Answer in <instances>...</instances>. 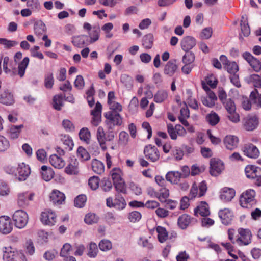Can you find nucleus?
Returning <instances> with one entry per match:
<instances>
[{
  "mask_svg": "<svg viewBox=\"0 0 261 261\" xmlns=\"http://www.w3.org/2000/svg\"><path fill=\"white\" fill-rule=\"evenodd\" d=\"M106 122L109 128H113L115 126H120L122 123V118L119 113L108 112L105 114Z\"/></svg>",
  "mask_w": 261,
  "mask_h": 261,
  "instance_id": "nucleus-3",
  "label": "nucleus"
},
{
  "mask_svg": "<svg viewBox=\"0 0 261 261\" xmlns=\"http://www.w3.org/2000/svg\"><path fill=\"white\" fill-rule=\"evenodd\" d=\"M24 248L27 253L29 255H32L35 253V246L33 241L29 239L26 241L24 244Z\"/></svg>",
  "mask_w": 261,
  "mask_h": 261,
  "instance_id": "nucleus-60",
  "label": "nucleus"
},
{
  "mask_svg": "<svg viewBox=\"0 0 261 261\" xmlns=\"http://www.w3.org/2000/svg\"><path fill=\"white\" fill-rule=\"evenodd\" d=\"M144 153L145 157L152 162L157 161L160 158V153L158 149L155 146H152L151 145L145 147Z\"/></svg>",
  "mask_w": 261,
  "mask_h": 261,
  "instance_id": "nucleus-8",
  "label": "nucleus"
},
{
  "mask_svg": "<svg viewBox=\"0 0 261 261\" xmlns=\"http://www.w3.org/2000/svg\"><path fill=\"white\" fill-rule=\"evenodd\" d=\"M65 172L69 175H77L79 173V162L76 159H72L65 169Z\"/></svg>",
  "mask_w": 261,
  "mask_h": 261,
  "instance_id": "nucleus-25",
  "label": "nucleus"
},
{
  "mask_svg": "<svg viewBox=\"0 0 261 261\" xmlns=\"http://www.w3.org/2000/svg\"><path fill=\"white\" fill-rule=\"evenodd\" d=\"M236 192L232 188L225 187L221 191L220 197L225 202L231 201L235 196Z\"/></svg>",
  "mask_w": 261,
  "mask_h": 261,
  "instance_id": "nucleus-20",
  "label": "nucleus"
},
{
  "mask_svg": "<svg viewBox=\"0 0 261 261\" xmlns=\"http://www.w3.org/2000/svg\"><path fill=\"white\" fill-rule=\"evenodd\" d=\"M242 151L247 156L256 159L259 155V151L258 148L252 144H245L242 148Z\"/></svg>",
  "mask_w": 261,
  "mask_h": 261,
  "instance_id": "nucleus-10",
  "label": "nucleus"
},
{
  "mask_svg": "<svg viewBox=\"0 0 261 261\" xmlns=\"http://www.w3.org/2000/svg\"><path fill=\"white\" fill-rule=\"evenodd\" d=\"M255 192L253 189H248L244 192L240 197V205L244 208H250L256 203Z\"/></svg>",
  "mask_w": 261,
  "mask_h": 261,
  "instance_id": "nucleus-1",
  "label": "nucleus"
},
{
  "mask_svg": "<svg viewBox=\"0 0 261 261\" xmlns=\"http://www.w3.org/2000/svg\"><path fill=\"white\" fill-rule=\"evenodd\" d=\"M218 215L223 224L228 225L231 223L232 220L233 214L230 210L227 208L220 210Z\"/></svg>",
  "mask_w": 261,
  "mask_h": 261,
  "instance_id": "nucleus-12",
  "label": "nucleus"
},
{
  "mask_svg": "<svg viewBox=\"0 0 261 261\" xmlns=\"http://www.w3.org/2000/svg\"><path fill=\"white\" fill-rule=\"evenodd\" d=\"M178 66L176 63L175 60H170L168 61L164 66V74L172 77L177 71Z\"/></svg>",
  "mask_w": 261,
  "mask_h": 261,
  "instance_id": "nucleus-18",
  "label": "nucleus"
},
{
  "mask_svg": "<svg viewBox=\"0 0 261 261\" xmlns=\"http://www.w3.org/2000/svg\"><path fill=\"white\" fill-rule=\"evenodd\" d=\"M206 119L210 125L215 126L219 122L220 117L216 113L212 112L206 116Z\"/></svg>",
  "mask_w": 261,
  "mask_h": 261,
  "instance_id": "nucleus-41",
  "label": "nucleus"
},
{
  "mask_svg": "<svg viewBox=\"0 0 261 261\" xmlns=\"http://www.w3.org/2000/svg\"><path fill=\"white\" fill-rule=\"evenodd\" d=\"M126 203L123 197L116 195L114 200V207L118 210H122L125 207Z\"/></svg>",
  "mask_w": 261,
  "mask_h": 261,
  "instance_id": "nucleus-45",
  "label": "nucleus"
},
{
  "mask_svg": "<svg viewBox=\"0 0 261 261\" xmlns=\"http://www.w3.org/2000/svg\"><path fill=\"white\" fill-rule=\"evenodd\" d=\"M85 37L84 35L73 37L72 42L75 46L81 48L85 44Z\"/></svg>",
  "mask_w": 261,
  "mask_h": 261,
  "instance_id": "nucleus-57",
  "label": "nucleus"
},
{
  "mask_svg": "<svg viewBox=\"0 0 261 261\" xmlns=\"http://www.w3.org/2000/svg\"><path fill=\"white\" fill-rule=\"evenodd\" d=\"M243 58L250 64L254 71L258 72L261 75V62L259 60L252 56L249 53L243 54Z\"/></svg>",
  "mask_w": 261,
  "mask_h": 261,
  "instance_id": "nucleus-7",
  "label": "nucleus"
},
{
  "mask_svg": "<svg viewBox=\"0 0 261 261\" xmlns=\"http://www.w3.org/2000/svg\"><path fill=\"white\" fill-rule=\"evenodd\" d=\"M168 92L165 90H159L154 96V100L157 103H161L168 98Z\"/></svg>",
  "mask_w": 261,
  "mask_h": 261,
  "instance_id": "nucleus-40",
  "label": "nucleus"
},
{
  "mask_svg": "<svg viewBox=\"0 0 261 261\" xmlns=\"http://www.w3.org/2000/svg\"><path fill=\"white\" fill-rule=\"evenodd\" d=\"M40 173L42 179L46 181L50 180L53 178L54 174L53 169L50 167H48L45 165H43L41 167Z\"/></svg>",
  "mask_w": 261,
  "mask_h": 261,
  "instance_id": "nucleus-29",
  "label": "nucleus"
},
{
  "mask_svg": "<svg viewBox=\"0 0 261 261\" xmlns=\"http://www.w3.org/2000/svg\"><path fill=\"white\" fill-rule=\"evenodd\" d=\"M197 222V220L191 218L187 214H183L178 219V225L179 227L182 229H186L188 226L194 224Z\"/></svg>",
  "mask_w": 261,
  "mask_h": 261,
  "instance_id": "nucleus-13",
  "label": "nucleus"
},
{
  "mask_svg": "<svg viewBox=\"0 0 261 261\" xmlns=\"http://www.w3.org/2000/svg\"><path fill=\"white\" fill-rule=\"evenodd\" d=\"M87 198L85 195H80L74 199V205L77 207H82L84 206Z\"/></svg>",
  "mask_w": 261,
  "mask_h": 261,
  "instance_id": "nucleus-59",
  "label": "nucleus"
},
{
  "mask_svg": "<svg viewBox=\"0 0 261 261\" xmlns=\"http://www.w3.org/2000/svg\"><path fill=\"white\" fill-rule=\"evenodd\" d=\"M250 99L252 106L254 107L256 109L261 108V94L258 93L257 90L254 89L251 92Z\"/></svg>",
  "mask_w": 261,
  "mask_h": 261,
  "instance_id": "nucleus-26",
  "label": "nucleus"
},
{
  "mask_svg": "<svg viewBox=\"0 0 261 261\" xmlns=\"http://www.w3.org/2000/svg\"><path fill=\"white\" fill-rule=\"evenodd\" d=\"M96 136H97V139L101 147L103 149H106V145H105V143H106L107 139H106V134L105 133L104 129L102 127L99 126L98 127L97 130Z\"/></svg>",
  "mask_w": 261,
  "mask_h": 261,
  "instance_id": "nucleus-31",
  "label": "nucleus"
},
{
  "mask_svg": "<svg viewBox=\"0 0 261 261\" xmlns=\"http://www.w3.org/2000/svg\"><path fill=\"white\" fill-rule=\"evenodd\" d=\"M181 178V173L178 171H169L166 175V179L171 184H177Z\"/></svg>",
  "mask_w": 261,
  "mask_h": 261,
  "instance_id": "nucleus-30",
  "label": "nucleus"
},
{
  "mask_svg": "<svg viewBox=\"0 0 261 261\" xmlns=\"http://www.w3.org/2000/svg\"><path fill=\"white\" fill-rule=\"evenodd\" d=\"M196 44V39L194 37L190 36L184 37L180 42L181 48L187 52L193 48Z\"/></svg>",
  "mask_w": 261,
  "mask_h": 261,
  "instance_id": "nucleus-15",
  "label": "nucleus"
},
{
  "mask_svg": "<svg viewBox=\"0 0 261 261\" xmlns=\"http://www.w3.org/2000/svg\"><path fill=\"white\" fill-rule=\"evenodd\" d=\"M53 105L57 110H60L63 106V95L58 94L55 95L53 98Z\"/></svg>",
  "mask_w": 261,
  "mask_h": 261,
  "instance_id": "nucleus-47",
  "label": "nucleus"
},
{
  "mask_svg": "<svg viewBox=\"0 0 261 261\" xmlns=\"http://www.w3.org/2000/svg\"><path fill=\"white\" fill-rule=\"evenodd\" d=\"M102 105L99 102H97L94 109L91 111L93 116L92 123L94 126L98 125L101 120Z\"/></svg>",
  "mask_w": 261,
  "mask_h": 261,
  "instance_id": "nucleus-16",
  "label": "nucleus"
},
{
  "mask_svg": "<svg viewBox=\"0 0 261 261\" xmlns=\"http://www.w3.org/2000/svg\"><path fill=\"white\" fill-rule=\"evenodd\" d=\"M13 228V223L11 219L5 215L0 216V233L8 234L11 232Z\"/></svg>",
  "mask_w": 261,
  "mask_h": 261,
  "instance_id": "nucleus-4",
  "label": "nucleus"
},
{
  "mask_svg": "<svg viewBox=\"0 0 261 261\" xmlns=\"http://www.w3.org/2000/svg\"><path fill=\"white\" fill-rule=\"evenodd\" d=\"M122 172L119 168H114L111 171V175L113 180V183L123 180L122 178Z\"/></svg>",
  "mask_w": 261,
  "mask_h": 261,
  "instance_id": "nucleus-43",
  "label": "nucleus"
},
{
  "mask_svg": "<svg viewBox=\"0 0 261 261\" xmlns=\"http://www.w3.org/2000/svg\"><path fill=\"white\" fill-rule=\"evenodd\" d=\"M224 169V165L221 160L215 158L211 160L210 173L212 176H218Z\"/></svg>",
  "mask_w": 261,
  "mask_h": 261,
  "instance_id": "nucleus-6",
  "label": "nucleus"
},
{
  "mask_svg": "<svg viewBox=\"0 0 261 261\" xmlns=\"http://www.w3.org/2000/svg\"><path fill=\"white\" fill-rule=\"evenodd\" d=\"M100 31L99 28L96 27H93L92 30L89 31L88 34L90 37V43H93L99 39Z\"/></svg>",
  "mask_w": 261,
  "mask_h": 261,
  "instance_id": "nucleus-36",
  "label": "nucleus"
},
{
  "mask_svg": "<svg viewBox=\"0 0 261 261\" xmlns=\"http://www.w3.org/2000/svg\"><path fill=\"white\" fill-rule=\"evenodd\" d=\"M138 244L148 249H152L153 248L152 244L149 241L147 238L144 237L139 238L138 241Z\"/></svg>",
  "mask_w": 261,
  "mask_h": 261,
  "instance_id": "nucleus-50",
  "label": "nucleus"
},
{
  "mask_svg": "<svg viewBox=\"0 0 261 261\" xmlns=\"http://www.w3.org/2000/svg\"><path fill=\"white\" fill-rule=\"evenodd\" d=\"M91 165L93 171L96 174H101L105 171L103 164L99 160L96 159L93 160Z\"/></svg>",
  "mask_w": 261,
  "mask_h": 261,
  "instance_id": "nucleus-32",
  "label": "nucleus"
},
{
  "mask_svg": "<svg viewBox=\"0 0 261 261\" xmlns=\"http://www.w3.org/2000/svg\"><path fill=\"white\" fill-rule=\"evenodd\" d=\"M54 84V79L52 73H48L45 75L44 86L47 89H51Z\"/></svg>",
  "mask_w": 261,
  "mask_h": 261,
  "instance_id": "nucleus-54",
  "label": "nucleus"
},
{
  "mask_svg": "<svg viewBox=\"0 0 261 261\" xmlns=\"http://www.w3.org/2000/svg\"><path fill=\"white\" fill-rule=\"evenodd\" d=\"M99 178L97 176H93L89 178L88 185L92 190H96L99 187Z\"/></svg>",
  "mask_w": 261,
  "mask_h": 261,
  "instance_id": "nucleus-61",
  "label": "nucleus"
},
{
  "mask_svg": "<svg viewBox=\"0 0 261 261\" xmlns=\"http://www.w3.org/2000/svg\"><path fill=\"white\" fill-rule=\"evenodd\" d=\"M121 81L125 84V87L130 89L133 86V81L132 78L126 74H123L121 76Z\"/></svg>",
  "mask_w": 261,
  "mask_h": 261,
  "instance_id": "nucleus-62",
  "label": "nucleus"
},
{
  "mask_svg": "<svg viewBox=\"0 0 261 261\" xmlns=\"http://www.w3.org/2000/svg\"><path fill=\"white\" fill-rule=\"evenodd\" d=\"M77 157L81 158L83 161L88 160L90 156L87 151L82 146H79L76 151Z\"/></svg>",
  "mask_w": 261,
  "mask_h": 261,
  "instance_id": "nucleus-48",
  "label": "nucleus"
},
{
  "mask_svg": "<svg viewBox=\"0 0 261 261\" xmlns=\"http://www.w3.org/2000/svg\"><path fill=\"white\" fill-rule=\"evenodd\" d=\"M49 161L51 165L56 168L61 169L65 165L64 160L60 156L56 154L50 156Z\"/></svg>",
  "mask_w": 261,
  "mask_h": 261,
  "instance_id": "nucleus-27",
  "label": "nucleus"
},
{
  "mask_svg": "<svg viewBox=\"0 0 261 261\" xmlns=\"http://www.w3.org/2000/svg\"><path fill=\"white\" fill-rule=\"evenodd\" d=\"M99 218L94 213H88L85 216L84 221L88 224L96 223L98 221Z\"/></svg>",
  "mask_w": 261,
  "mask_h": 261,
  "instance_id": "nucleus-56",
  "label": "nucleus"
},
{
  "mask_svg": "<svg viewBox=\"0 0 261 261\" xmlns=\"http://www.w3.org/2000/svg\"><path fill=\"white\" fill-rule=\"evenodd\" d=\"M34 33L36 35L40 37L46 31V28L45 24L41 21L36 22L34 27Z\"/></svg>",
  "mask_w": 261,
  "mask_h": 261,
  "instance_id": "nucleus-35",
  "label": "nucleus"
},
{
  "mask_svg": "<svg viewBox=\"0 0 261 261\" xmlns=\"http://www.w3.org/2000/svg\"><path fill=\"white\" fill-rule=\"evenodd\" d=\"M226 117L229 120L234 124L238 123L240 121V116L236 110L227 112Z\"/></svg>",
  "mask_w": 261,
  "mask_h": 261,
  "instance_id": "nucleus-51",
  "label": "nucleus"
},
{
  "mask_svg": "<svg viewBox=\"0 0 261 261\" xmlns=\"http://www.w3.org/2000/svg\"><path fill=\"white\" fill-rule=\"evenodd\" d=\"M59 138L60 141L64 145L65 150L68 151L72 150L74 143L71 137L68 135L61 134L60 135Z\"/></svg>",
  "mask_w": 261,
  "mask_h": 261,
  "instance_id": "nucleus-28",
  "label": "nucleus"
},
{
  "mask_svg": "<svg viewBox=\"0 0 261 261\" xmlns=\"http://www.w3.org/2000/svg\"><path fill=\"white\" fill-rule=\"evenodd\" d=\"M6 134L11 139L16 138V125L12 124H8L6 127Z\"/></svg>",
  "mask_w": 261,
  "mask_h": 261,
  "instance_id": "nucleus-46",
  "label": "nucleus"
},
{
  "mask_svg": "<svg viewBox=\"0 0 261 261\" xmlns=\"http://www.w3.org/2000/svg\"><path fill=\"white\" fill-rule=\"evenodd\" d=\"M205 166L204 165H199L198 164H194L191 167V174L192 176H195L199 174L204 171Z\"/></svg>",
  "mask_w": 261,
  "mask_h": 261,
  "instance_id": "nucleus-53",
  "label": "nucleus"
},
{
  "mask_svg": "<svg viewBox=\"0 0 261 261\" xmlns=\"http://www.w3.org/2000/svg\"><path fill=\"white\" fill-rule=\"evenodd\" d=\"M246 79L248 83L252 84L254 87L261 88V78L259 75L252 74Z\"/></svg>",
  "mask_w": 261,
  "mask_h": 261,
  "instance_id": "nucleus-37",
  "label": "nucleus"
},
{
  "mask_svg": "<svg viewBox=\"0 0 261 261\" xmlns=\"http://www.w3.org/2000/svg\"><path fill=\"white\" fill-rule=\"evenodd\" d=\"M65 194L57 190H54L50 194V200L57 205L62 204L65 200Z\"/></svg>",
  "mask_w": 261,
  "mask_h": 261,
  "instance_id": "nucleus-19",
  "label": "nucleus"
},
{
  "mask_svg": "<svg viewBox=\"0 0 261 261\" xmlns=\"http://www.w3.org/2000/svg\"><path fill=\"white\" fill-rule=\"evenodd\" d=\"M222 105L227 112L236 110L234 102L231 98H228V99L223 102Z\"/></svg>",
  "mask_w": 261,
  "mask_h": 261,
  "instance_id": "nucleus-55",
  "label": "nucleus"
},
{
  "mask_svg": "<svg viewBox=\"0 0 261 261\" xmlns=\"http://www.w3.org/2000/svg\"><path fill=\"white\" fill-rule=\"evenodd\" d=\"M15 100L13 94L8 90H5L0 96V102L6 105H11L14 103Z\"/></svg>",
  "mask_w": 261,
  "mask_h": 261,
  "instance_id": "nucleus-21",
  "label": "nucleus"
},
{
  "mask_svg": "<svg viewBox=\"0 0 261 261\" xmlns=\"http://www.w3.org/2000/svg\"><path fill=\"white\" fill-rule=\"evenodd\" d=\"M225 67L228 72L233 74H234L239 70L238 66L234 62H229Z\"/></svg>",
  "mask_w": 261,
  "mask_h": 261,
  "instance_id": "nucleus-63",
  "label": "nucleus"
},
{
  "mask_svg": "<svg viewBox=\"0 0 261 261\" xmlns=\"http://www.w3.org/2000/svg\"><path fill=\"white\" fill-rule=\"evenodd\" d=\"M5 261H16V249L15 247L9 246L5 247L3 254Z\"/></svg>",
  "mask_w": 261,
  "mask_h": 261,
  "instance_id": "nucleus-23",
  "label": "nucleus"
},
{
  "mask_svg": "<svg viewBox=\"0 0 261 261\" xmlns=\"http://www.w3.org/2000/svg\"><path fill=\"white\" fill-rule=\"evenodd\" d=\"M195 59V56L192 52H187L185 54L182 58V62L184 64H191L194 62Z\"/></svg>",
  "mask_w": 261,
  "mask_h": 261,
  "instance_id": "nucleus-52",
  "label": "nucleus"
},
{
  "mask_svg": "<svg viewBox=\"0 0 261 261\" xmlns=\"http://www.w3.org/2000/svg\"><path fill=\"white\" fill-rule=\"evenodd\" d=\"M80 140L88 144L90 142L91 138V134L87 127L82 128L79 133Z\"/></svg>",
  "mask_w": 261,
  "mask_h": 261,
  "instance_id": "nucleus-34",
  "label": "nucleus"
},
{
  "mask_svg": "<svg viewBox=\"0 0 261 261\" xmlns=\"http://www.w3.org/2000/svg\"><path fill=\"white\" fill-rule=\"evenodd\" d=\"M28 193H22L20 194L17 199V204L21 207L27 206L28 204Z\"/></svg>",
  "mask_w": 261,
  "mask_h": 261,
  "instance_id": "nucleus-58",
  "label": "nucleus"
},
{
  "mask_svg": "<svg viewBox=\"0 0 261 261\" xmlns=\"http://www.w3.org/2000/svg\"><path fill=\"white\" fill-rule=\"evenodd\" d=\"M258 119L256 116H248L243 119V126L247 131H252L258 125Z\"/></svg>",
  "mask_w": 261,
  "mask_h": 261,
  "instance_id": "nucleus-9",
  "label": "nucleus"
},
{
  "mask_svg": "<svg viewBox=\"0 0 261 261\" xmlns=\"http://www.w3.org/2000/svg\"><path fill=\"white\" fill-rule=\"evenodd\" d=\"M108 105L109 106L110 109L112 110L111 112L119 113L122 110L121 105L115 101L108 103Z\"/></svg>",
  "mask_w": 261,
  "mask_h": 261,
  "instance_id": "nucleus-64",
  "label": "nucleus"
},
{
  "mask_svg": "<svg viewBox=\"0 0 261 261\" xmlns=\"http://www.w3.org/2000/svg\"><path fill=\"white\" fill-rule=\"evenodd\" d=\"M210 212L208 204L205 202H201V203L194 209V215L198 216L199 215L205 217L210 215Z\"/></svg>",
  "mask_w": 261,
  "mask_h": 261,
  "instance_id": "nucleus-24",
  "label": "nucleus"
},
{
  "mask_svg": "<svg viewBox=\"0 0 261 261\" xmlns=\"http://www.w3.org/2000/svg\"><path fill=\"white\" fill-rule=\"evenodd\" d=\"M56 215L51 210H46L41 214L40 220L46 225L53 226L56 222Z\"/></svg>",
  "mask_w": 261,
  "mask_h": 261,
  "instance_id": "nucleus-5",
  "label": "nucleus"
},
{
  "mask_svg": "<svg viewBox=\"0 0 261 261\" xmlns=\"http://www.w3.org/2000/svg\"><path fill=\"white\" fill-rule=\"evenodd\" d=\"M224 143L227 149L232 150L237 147L239 139L234 135H227L224 139Z\"/></svg>",
  "mask_w": 261,
  "mask_h": 261,
  "instance_id": "nucleus-17",
  "label": "nucleus"
},
{
  "mask_svg": "<svg viewBox=\"0 0 261 261\" xmlns=\"http://www.w3.org/2000/svg\"><path fill=\"white\" fill-rule=\"evenodd\" d=\"M28 215L23 210H17V228H24L28 222Z\"/></svg>",
  "mask_w": 261,
  "mask_h": 261,
  "instance_id": "nucleus-22",
  "label": "nucleus"
},
{
  "mask_svg": "<svg viewBox=\"0 0 261 261\" xmlns=\"http://www.w3.org/2000/svg\"><path fill=\"white\" fill-rule=\"evenodd\" d=\"M154 37L152 34L145 35L142 39V45L146 49H150L153 44Z\"/></svg>",
  "mask_w": 261,
  "mask_h": 261,
  "instance_id": "nucleus-33",
  "label": "nucleus"
},
{
  "mask_svg": "<svg viewBox=\"0 0 261 261\" xmlns=\"http://www.w3.org/2000/svg\"><path fill=\"white\" fill-rule=\"evenodd\" d=\"M99 249L102 251H108L110 250L112 248L111 242L107 239H103L99 243Z\"/></svg>",
  "mask_w": 261,
  "mask_h": 261,
  "instance_id": "nucleus-49",
  "label": "nucleus"
},
{
  "mask_svg": "<svg viewBox=\"0 0 261 261\" xmlns=\"http://www.w3.org/2000/svg\"><path fill=\"white\" fill-rule=\"evenodd\" d=\"M246 177L250 179H255L261 175V168L254 165H248L245 168Z\"/></svg>",
  "mask_w": 261,
  "mask_h": 261,
  "instance_id": "nucleus-14",
  "label": "nucleus"
},
{
  "mask_svg": "<svg viewBox=\"0 0 261 261\" xmlns=\"http://www.w3.org/2000/svg\"><path fill=\"white\" fill-rule=\"evenodd\" d=\"M246 17L245 16H242V20L241 21V29L242 33L245 37L248 36L250 33V28L248 23L246 21Z\"/></svg>",
  "mask_w": 261,
  "mask_h": 261,
  "instance_id": "nucleus-44",
  "label": "nucleus"
},
{
  "mask_svg": "<svg viewBox=\"0 0 261 261\" xmlns=\"http://www.w3.org/2000/svg\"><path fill=\"white\" fill-rule=\"evenodd\" d=\"M239 237L236 243L240 246H246L251 242L252 233L249 229L240 228L238 229Z\"/></svg>",
  "mask_w": 261,
  "mask_h": 261,
  "instance_id": "nucleus-2",
  "label": "nucleus"
},
{
  "mask_svg": "<svg viewBox=\"0 0 261 261\" xmlns=\"http://www.w3.org/2000/svg\"><path fill=\"white\" fill-rule=\"evenodd\" d=\"M98 252L97 244L94 242H91L88 247L87 255L91 258L95 257Z\"/></svg>",
  "mask_w": 261,
  "mask_h": 261,
  "instance_id": "nucleus-42",
  "label": "nucleus"
},
{
  "mask_svg": "<svg viewBox=\"0 0 261 261\" xmlns=\"http://www.w3.org/2000/svg\"><path fill=\"white\" fill-rule=\"evenodd\" d=\"M156 230L158 233V238L160 242L164 243L168 238V232L165 228L158 226L156 228Z\"/></svg>",
  "mask_w": 261,
  "mask_h": 261,
  "instance_id": "nucleus-38",
  "label": "nucleus"
},
{
  "mask_svg": "<svg viewBox=\"0 0 261 261\" xmlns=\"http://www.w3.org/2000/svg\"><path fill=\"white\" fill-rule=\"evenodd\" d=\"M17 172L18 174L17 179L19 181H22L25 180L29 177L31 173V169L29 165L24 163H21L18 165Z\"/></svg>",
  "mask_w": 261,
  "mask_h": 261,
  "instance_id": "nucleus-11",
  "label": "nucleus"
},
{
  "mask_svg": "<svg viewBox=\"0 0 261 261\" xmlns=\"http://www.w3.org/2000/svg\"><path fill=\"white\" fill-rule=\"evenodd\" d=\"M29 58L27 57H25L23 60L19 64L18 74L22 77L25 73V69L29 63Z\"/></svg>",
  "mask_w": 261,
  "mask_h": 261,
  "instance_id": "nucleus-39",
  "label": "nucleus"
}]
</instances>
